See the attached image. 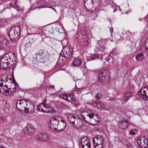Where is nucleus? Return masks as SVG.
<instances>
[{
    "label": "nucleus",
    "mask_w": 148,
    "mask_h": 148,
    "mask_svg": "<svg viewBox=\"0 0 148 148\" xmlns=\"http://www.w3.org/2000/svg\"><path fill=\"white\" fill-rule=\"evenodd\" d=\"M85 6L87 10L92 13L91 16L95 20L97 16L98 7L99 4V0H84Z\"/></svg>",
    "instance_id": "f257e3e1"
},
{
    "label": "nucleus",
    "mask_w": 148,
    "mask_h": 148,
    "mask_svg": "<svg viewBox=\"0 0 148 148\" xmlns=\"http://www.w3.org/2000/svg\"><path fill=\"white\" fill-rule=\"evenodd\" d=\"M66 124L64 120L59 116L53 117L51 119L50 127L54 130H62L64 128Z\"/></svg>",
    "instance_id": "f03ea898"
},
{
    "label": "nucleus",
    "mask_w": 148,
    "mask_h": 148,
    "mask_svg": "<svg viewBox=\"0 0 148 148\" xmlns=\"http://www.w3.org/2000/svg\"><path fill=\"white\" fill-rule=\"evenodd\" d=\"M8 35L11 41L14 43L17 42L19 40L20 35V27L18 26L11 27Z\"/></svg>",
    "instance_id": "7ed1b4c3"
},
{
    "label": "nucleus",
    "mask_w": 148,
    "mask_h": 148,
    "mask_svg": "<svg viewBox=\"0 0 148 148\" xmlns=\"http://www.w3.org/2000/svg\"><path fill=\"white\" fill-rule=\"evenodd\" d=\"M47 53L41 50L37 52L34 55V58L40 62H46L48 59Z\"/></svg>",
    "instance_id": "20e7f679"
},
{
    "label": "nucleus",
    "mask_w": 148,
    "mask_h": 148,
    "mask_svg": "<svg viewBox=\"0 0 148 148\" xmlns=\"http://www.w3.org/2000/svg\"><path fill=\"white\" fill-rule=\"evenodd\" d=\"M98 75V77L99 79V81L106 84L110 81V76L107 71L102 70L99 72Z\"/></svg>",
    "instance_id": "39448f33"
},
{
    "label": "nucleus",
    "mask_w": 148,
    "mask_h": 148,
    "mask_svg": "<svg viewBox=\"0 0 148 148\" xmlns=\"http://www.w3.org/2000/svg\"><path fill=\"white\" fill-rule=\"evenodd\" d=\"M77 35V41L81 45H84L87 44L88 39L84 30L79 31Z\"/></svg>",
    "instance_id": "423d86ee"
},
{
    "label": "nucleus",
    "mask_w": 148,
    "mask_h": 148,
    "mask_svg": "<svg viewBox=\"0 0 148 148\" xmlns=\"http://www.w3.org/2000/svg\"><path fill=\"white\" fill-rule=\"evenodd\" d=\"M48 104L41 103L37 106V110L43 112L53 113V108H50Z\"/></svg>",
    "instance_id": "0eeeda50"
},
{
    "label": "nucleus",
    "mask_w": 148,
    "mask_h": 148,
    "mask_svg": "<svg viewBox=\"0 0 148 148\" xmlns=\"http://www.w3.org/2000/svg\"><path fill=\"white\" fill-rule=\"evenodd\" d=\"M61 54L63 57H65L67 60H71L73 55V48L71 47L66 48L64 50H62Z\"/></svg>",
    "instance_id": "6e6552de"
},
{
    "label": "nucleus",
    "mask_w": 148,
    "mask_h": 148,
    "mask_svg": "<svg viewBox=\"0 0 148 148\" xmlns=\"http://www.w3.org/2000/svg\"><path fill=\"white\" fill-rule=\"evenodd\" d=\"M13 81L14 82V80L13 81L11 79H9L7 77H6L1 78L0 80V83L1 84L5 83L4 87L5 90H8L9 88H8V87H10L11 84L12 85H13Z\"/></svg>",
    "instance_id": "1a4fd4ad"
},
{
    "label": "nucleus",
    "mask_w": 148,
    "mask_h": 148,
    "mask_svg": "<svg viewBox=\"0 0 148 148\" xmlns=\"http://www.w3.org/2000/svg\"><path fill=\"white\" fill-rule=\"evenodd\" d=\"M27 101L26 100L23 99L17 101L16 106L17 109L19 111H22L24 110L25 107L27 105Z\"/></svg>",
    "instance_id": "9d476101"
},
{
    "label": "nucleus",
    "mask_w": 148,
    "mask_h": 148,
    "mask_svg": "<svg viewBox=\"0 0 148 148\" xmlns=\"http://www.w3.org/2000/svg\"><path fill=\"white\" fill-rule=\"evenodd\" d=\"M36 138L39 142H45L49 140L50 137L47 133H40L37 135Z\"/></svg>",
    "instance_id": "9b49d317"
},
{
    "label": "nucleus",
    "mask_w": 148,
    "mask_h": 148,
    "mask_svg": "<svg viewBox=\"0 0 148 148\" xmlns=\"http://www.w3.org/2000/svg\"><path fill=\"white\" fill-rule=\"evenodd\" d=\"M137 143L139 148H146L148 145V140L147 138L144 139L138 138Z\"/></svg>",
    "instance_id": "f8f14e48"
},
{
    "label": "nucleus",
    "mask_w": 148,
    "mask_h": 148,
    "mask_svg": "<svg viewBox=\"0 0 148 148\" xmlns=\"http://www.w3.org/2000/svg\"><path fill=\"white\" fill-rule=\"evenodd\" d=\"M140 97L146 101H148V88L144 87L141 89L138 92Z\"/></svg>",
    "instance_id": "ddd939ff"
},
{
    "label": "nucleus",
    "mask_w": 148,
    "mask_h": 148,
    "mask_svg": "<svg viewBox=\"0 0 148 148\" xmlns=\"http://www.w3.org/2000/svg\"><path fill=\"white\" fill-rule=\"evenodd\" d=\"M24 132L25 134L32 135L34 134L35 129L33 125L30 123H28L24 130Z\"/></svg>",
    "instance_id": "4468645a"
},
{
    "label": "nucleus",
    "mask_w": 148,
    "mask_h": 148,
    "mask_svg": "<svg viewBox=\"0 0 148 148\" xmlns=\"http://www.w3.org/2000/svg\"><path fill=\"white\" fill-rule=\"evenodd\" d=\"M9 56V58L10 59V63L11 61V62L13 64H15L17 61V58L15 55V53L12 52H10L8 53Z\"/></svg>",
    "instance_id": "2eb2a0df"
},
{
    "label": "nucleus",
    "mask_w": 148,
    "mask_h": 148,
    "mask_svg": "<svg viewBox=\"0 0 148 148\" xmlns=\"http://www.w3.org/2000/svg\"><path fill=\"white\" fill-rule=\"evenodd\" d=\"M132 96V93L128 91L124 93L123 95V99L124 101L127 102Z\"/></svg>",
    "instance_id": "dca6fc26"
},
{
    "label": "nucleus",
    "mask_w": 148,
    "mask_h": 148,
    "mask_svg": "<svg viewBox=\"0 0 148 148\" xmlns=\"http://www.w3.org/2000/svg\"><path fill=\"white\" fill-rule=\"evenodd\" d=\"M67 119L70 124L72 125L75 124V121L76 118L73 114H69L68 115Z\"/></svg>",
    "instance_id": "f3484780"
},
{
    "label": "nucleus",
    "mask_w": 148,
    "mask_h": 148,
    "mask_svg": "<svg viewBox=\"0 0 148 148\" xmlns=\"http://www.w3.org/2000/svg\"><path fill=\"white\" fill-rule=\"evenodd\" d=\"M129 123L126 119L123 121H120L119 123V126L121 129H124L127 127Z\"/></svg>",
    "instance_id": "a211bd4d"
},
{
    "label": "nucleus",
    "mask_w": 148,
    "mask_h": 148,
    "mask_svg": "<svg viewBox=\"0 0 148 148\" xmlns=\"http://www.w3.org/2000/svg\"><path fill=\"white\" fill-rule=\"evenodd\" d=\"M4 85L5 83L1 84L0 83V91L4 95L6 96L8 95L9 92H8V90H5Z\"/></svg>",
    "instance_id": "6ab92c4d"
},
{
    "label": "nucleus",
    "mask_w": 148,
    "mask_h": 148,
    "mask_svg": "<svg viewBox=\"0 0 148 148\" xmlns=\"http://www.w3.org/2000/svg\"><path fill=\"white\" fill-rule=\"evenodd\" d=\"M102 40H98L97 42V45H96V48L100 50L103 51L105 49V47L102 44Z\"/></svg>",
    "instance_id": "aec40b11"
},
{
    "label": "nucleus",
    "mask_w": 148,
    "mask_h": 148,
    "mask_svg": "<svg viewBox=\"0 0 148 148\" xmlns=\"http://www.w3.org/2000/svg\"><path fill=\"white\" fill-rule=\"evenodd\" d=\"M27 104L26 106L28 107L29 110V113L32 112L34 110V106L32 103L29 101H27Z\"/></svg>",
    "instance_id": "412c9836"
},
{
    "label": "nucleus",
    "mask_w": 148,
    "mask_h": 148,
    "mask_svg": "<svg viewBox=\"0 0 148 148\" xmlns=\"http://www.w3.org/2000/svg\"><path fill=\"white\" fill-rule=\"evenodd\" d=\"M14 83L13 84V85L14 86V88H11V87L9 88V89L8 90V92H9V94L8 95H11L12 93H14L16 91V85L17 86V84L15 80L14 79Z\"/></svg>",
    "instance_id": "4be33fe9"
},
{
    "label": "nucleus",
    "mask_w": 148,
    "mask_h": 148,
    "mask_svg": "<svg viewBox=\"0 0 148 148\" xmlns=\"http://www.w3.org/2000/svg\"><path fill=\"white\" fill-rule=\"evenodd\" d=\"M95 138L96 139V144L99 145V144H104L103 138L99 136L98 137H95Z\"/></svg>",
    "instance_id": "5701e85b"
},
{
    "label": "nucleus",
    "mask_w": 148,
    "mask_h": 148,
    "mask_svg": "<svg viewBox=\"0 0 148 148\" xmlns=\"http://www.w3.org/2000/svg\"><path fill=\"white\" fill-rule=\"evenodd\" d=\"M82 63V60L80 59H75L73 62V64L75 66H79Z\"/></svg>",
    "instance_id": "b1692460"
},
{
    "label": "nucleus",
    "mask_w": 148,
    "mask_h": 148,
    "mask_svg": "<svg viewBox=\"0 0 148 148\" xmlns=\"http://www.w3.org/2000/svg\"><path fill=\"white\" fill-rule=\"evenodd\" d=\"M9 65V64L5 63L3 62H1L0 61V68L1 69H5L8 68V65Z\"/></svg>",
    "instance_id": "393cba45"
},
{
    "label": "nucleus",
    "mask_w": 148,
    "mask_h": 148,
    "mask_svg": "<svg viewBox=\"0 0 148 148\" xmlns=\"http://www.w3.org/2000/svg\"><path fill=\"white\" fill-rule=\"evenodd\" d=\"M143 54L141 53L137 54L136 56V58L137 61L138 62L141 61L143 59L142 57H143Z\"/></svg>",
    "instance_id": "a878e982"
},
{
    "label": "nucleus",
    "mask_w": 148,
    "mask_h": 148,
    "mask_svg": "<svg viewBox=\"0 0 148 148\" xmlns=\"http://www.w3.org/2000/svg\"><path fill=\"white\" fill-rule=\"evenodd\" d=\"M81 144L82 147L90 144V143L87 140H84V138L81 140Z\"/></svg>",
    "instance_id": "bb28decb"
},
{
    "label": "nucleus",
    "mask_w": 148,
    "mask_h": 148,
    "mask_svg": "<svg viewBox=\"0 0 148 148\" xmlns=\"http://www.w3.org/2000/svg\"><path fill=\"white\" fill-rule=\"evenodd\" d=\"M97 107L99 109L102 110L104 108L105 105L102 102H99L97 104Z\"/></svg>",
    "instance_id": "cd10ccee"
},
{
    "label": "nucleus",
    "mask_w": 148,
    "mask_h": 148,
    "mask_svg": "<svg viewBox=\"0 0 148 148\" xmlns=\"http://www.w3.org/2000/svg\"><path fill=\"white\" fill-rule=\"evenodd\" d=\"M75 99L74 97L72 95L68 94L67 97V101L69 102H73Z\"/></svg>",
    "instance_id": "c85d7f7f"
},
{
    "label": "nucleus",
    "mask_w": 148,
    "mask_h": 148,
    "mask_svg": "<svg viewBox=\"0 0 148 148\" xmlns=\"http://www.w3.org/2000/svg\"><path fill=\"white\" fill-rule=\"evenodd\" d=\"M1 59H3L5 60H7L8 61L10 62V59L9 58V56L8 53L4 54L1 58Z\"/></svg>",
    "instance_id": "c756f323"
},
{
    "label": "nucleus",
    "mask_w": 148,
    "mask_h": 148,
    "mask_svg": "<svg viewBox=\"0 0 148 148\" xmlns=\"http://www.w3.org/2000/svg\"><path fill=\"white\" fill-rule=\"evenodd\" d=\"M88 114L86 115L85 116L82 114H81V116L82 119L84 120L87 123H88V122L89 121H88L89 119L88 116Z\"/></svg>",
    "instance_id": "7c9ffc66"
},
{
    "label": "nucleus",
    "mask_w": 148,
    "mask_h": 148,
    "mask_svg": "<svg viewBox=\"0 0 148 148\" xmlns=\"http://www.w3.org/2000/svg\"><path fill=\"white\" fill-rule=\"evenodd\" d=\"M68 95V94L64 93L60 95L59 97L60 98L67 101Z\"/></svg>",
    "instance_id": "2f4dec72"
},
{
    "label": "nucleus",
    "mask_w": 148,
    "mask_h": 148,
    "mask_svg": "<svg viewBox=\"0 0 148 148\" xmlns=\"http://www.w3.org/2000/svg\"><path fill=\"white\" fill-rule=\"evenodd\" d=\"M82 90V89L81 88H76L75 90H74L75 92V93L79 94L80 93Z\"/></svg>",
    "instance_id": "473e14b6"
},
{
    "label": "nucleus",
    "mask_w": 148,
    "mask_h": 148,
    "mask_svg": "<svg viewBox=\"0 0 148 148\" xmlns=\"http://www.w3.org/2000/svg\"><path fill=\"white\" fill-rule=\"evenodd\" d=\"M144 47L145 49H148V38L145 40L144 43Z\"/></svg>",
    "instance_id": "72a5a7b5"
},
{
    "label": "nucleus",
    "mask_w": 148,
    "mask_h": 148,
    "mask_svg": "<svg viewBox=\"0 0 148 148\" xmlns=\"http://www.w3.org/2000/svg\"><path fill=\"white\" fill-rule=\"evenodd\" d=\"M91 58L92 59H97L99 58L98 55L97 54H94V55H92L91 56Z\"/></svg>",
    "instance_id": "f704fd0d"
},
{
    "label": "nucleus",
    "mask_w": 148,
    "mask_h": 148,
    "mask_svg": "<svg viewBox=\"0 0 148 148\" xmlns=\"http://www.w3.org/2000/svg\"><path fill=\"white\" fill-rule=\"evenodd\" d=\"M102 96L101 94L99 93H98L96 96V100H98Z\"/></svg>",
    "instance_id": "c9c22d12"
},
{
    "label": "nucleus",
    "mask_w": 148,
    "mask_h": 148,
    "mask_svg": "<svg viewBox=\"0 0 148 148\" xmlns=\"http://www.w3.org/2000/svg\"><path fill=\"white\" fill-rule=\"evenodd\" d=\"M103 144H99V145L96 144L95 147V148H103Z\"/></svg>",
    "instance_id": "e433bc0d"
},
{
    "label": "nucleus",
    "mask_w": 148,
    "mask_h": 148,
    "mask_svg": "<svg viewBox=\"0 0 148 148\" xmlns=\"http://www.w3.org/2000/svg\"><path fill=\"white\" fill-rule=\"evenodd\" d=\"M137 132V130H131L130 131V134L132 135H134Z\"/></svg>",
    "instance_id": "4c0bfd02"
},
{
    "label": "nucleus",
    "mask_w": 148,
    "mask_h": 148,
    "mask_svg": "<svg viewBox=\"0 0 148 148\" xmlns=\"http://www.w3.org/2000/svg\"><path fill=\"white\" fill-rule=\"evenodd\" d=\"M10 4L12 7L14 8H15L16 7V2L15 1L11 2L10 3Z\"/></svg>",
    "instance_id": "58836bf2"
},
{
    "label": "nucleus",
    "mask_w": 148,
    "mask_h": 148,
    "mask_svg": "<svg viewBox=\"0 0 148 148\" xmlns=\"http://www.w3.org/2000/svg\"><path fill=\"white\" fill-rule=\"evenodd\" d=\"M0 61L1 62H3L4 63H5L8 64H10V62L8 61L7 60H5L3 59H1V60Z\"/></svg>",
    "instance_id": "ea45409f"
},
{
    "label": "nucleus",
    "mask_w": 148,
    "mask_h": 148,
    "mask_svg": "<svg viewBox=\"0 0 148 148\" xmlns=\"http://www.w3.org/2000/svg\"><path fill=\"white\" fill-rule=\"evenodd\" d=\"M127 35H128V36H127L126 39L127 40H129L130 39V38H129V36H131L132 35V33H131L129 31H128L127 32Z\"/></svg>",
    "instance_id": "a19ab883"
},
{
    "label": "nucleus",
    "mask_w": 148,
    "mask_h": 148,
    "mask_svg": "<svg viewBox=\"0 0 148 148\" xmlns=\"http://www.w3.org/2000/svg\"><path fill=\"white\" fill-rule=\"evenodd\" d=\"M82 148H90V144L82 147Z\"/></svg>",
    "instance_id": "79ce46f5"
},
{
    "label": "nucleus",
    "mask_w": 148,
    "mask_h": 148,
    "mask_svg": "<svg viewBox=\"0 0 148 148\" xmlns=\"http://www.w3.org/2000/svg\"><path fill=\"white\" fill-rule=\"evenodd\" d=\"M24 110H25V112L27 113L28 112H29V109H28V108L27 107H26V106L25 107Z\"/></svg>",
    "instance_id": "37998d69"
},
{
    "label": "nucleus",
    "mask_w": 148,
    "mask_h": 148,
    "mask_svg": "<svg viewBox=\"0 0 148 148\" xmlns=\"http://www.w3.org/2000/svg\"><path fill=\"white\" fill-rule=\"evenodd\" d=\"M94 115V114L92 113V114H88V119H89V118L91 119V118H92L93 116Z\"/></svg>",
    "instance_id": "c03bdc74"
},
{
    "label": "nucleus",
    "mask_w": 148,
    "mask_h": 148,
    "mask_svg": "<svg viewBox=\"0 0 148 148\" xmlns=\"http://www.w3.org/2000/svg\"><path fill=\"white\" fill-rule=\"evenodd\" d=\"M5 120V118L3 117H0V121L2 122H3Z\"/></svg>",
    "instance_id": "a18cd8bd"
},
{
    "label": "nucleus",
    "mask_w": 148,
    "mask_h": 148,
    "mask_svg": "<svg viewBox=\"0 0 148 148\" xmlns=\"http://www.w3.org/2000/svg\"><path fill=\"white\" fill-rule=\"evenodd\" d=\"M95 138H93L92 140V143L93 145V146L95 147V145H96V143H95Z\"/></svg>",
    "instance_id": "49530a36"
},
{
    "label": "nucleus",
    "mask_w": 148,
    "mask_h": 148,
    "mask_svg": "<svg viewBox=\"0 0 148 148\" xmlns=\"http://www.w3.org/2000/svg\"><path fill=\"white\" fill-rule=\"evenodd\" d=\"M46 7L48 8H50L51 9H52L53 10L56 12V10L55 9V8H53L52 7H45V8H46Z\"/></svg>",
    "instance_id": "de8ad7c7"
},
{
    "label": "nucleus",
    "mask_w": 148,
    "mask_h": 148,
    "mask_svg": "<svg viewBox=\"0 0 148 148\" xmlns=\"http://www.w3.org/2000/svg\"><path fill=\"white\" fill-rule=\"evenodd\" d=\"M128 148H133V147L131 145L128 146Z\"/></svg>",
    "instance_id": "09e8293b"
},
{
    "label": "nucleus",
    "mask_w": 148,
    "mask_h": 148,
    "mask_svg": "<svg viewBox=\"0 0 148 148\" xmlns=\"http://www.w3.org/2000/svg\"><path fill=\"white\" fill-rule=\"evenodd\" d=\"M99 120H100V119H98V120H97V122H98V123H99Z\"/></svg>",
    "instance_id": "8fccbe9b"
},
{
    "label": "nucleus",
    "mask_w": 148,
    "mask_h": 148,
    "mask_svg": "<svg viewBox=\"0 0 148 148\" xmlns=\"http://www.w3.org/2000/svg\"><path fill=\"white\" fill-rule=\"evenodd\" d=\"M0 148H5L3 147L2 146L0 145Z\"/></svg>",
    "instance_id": "3c124183"
},
{
    "label": "nucleus",
    "mask_w": 148,
    "mask_h": 148,
    "mask_svg": "<svg viewBox=\"0 0 148 148\" xmlns=\"http://www.w3.org/2000/svg\"><path fill=\"white\" fill-rule=\"evenodd\" d=\"M54 86H51V88H54Z\"/></svg>",
    "instance_id": "603ef678"
},
{
    "label": "nucleus",
    "mask_w": 148,
    "mask_h": 148,
    "mask_svg": "<svg viewBox=\"0 0 148 148\" xmlns=\"http://www.w3.org/2000/svg\"><path fill=\"white\" fill-rule=\"evenodd\" d=\"M54 86H51V88H54Z\"/></svg>",
    "instance_id": "864d4df0"
},
{
    "label": "nucleus",
    "mask_w": 148,
    "mask_h": 148,
    "mask_svg": "<svg viewBox=\"0 0 148 148\" xmlns=\"http://www.w3.org/2000/svg\"><path fill=\"white\" fill-rule=\"evenodd\" d=\"M106 60H107V61H109V60L108 59H107Z\"/></svg>",
    "instance_id": "5fc2aeb1"
},
{
    "label": "nucleus",
    "mask_w": 148,
    "mask_h": 148,
    "mask_svg": "<svg viewBox=\"0 0 148 148\" xmlns=\"http://www.w3.org/2000/svg\"><path fill=\"white\" fill-rule=\"evenodd\" d=\"M1 20H0V26H1Z\"/></svg>",
    "instance_id": "6e6d98bb"
},
{
    "label": "nucleus",
    "mask_w": 148,
    "mask_h": 148,
    "mask_svg": "<svg viewBox=\"0 0 148 148\" xmlns=\"http://www.w3.org/2000/svg\"><path fill=\"white\" fill-rule=\"evenodd\" d=\"M115 12V10H114L113 11V12Z\"/></svg>",
    "instance_id": "4d7b16f0"
},
{
    "label": "nucleus",
    "mask_w": 148,
    "mask_h": 148,
    "mask_svg": "<svg viewBox=\"0 0 148 148\" xmlns=\"http://www.w3.org/2000/svg\"><path fill=\"white\" fill-rule=\"evenodd\" d=\"M112 7L113 8V9H114V7H113V6H112Z\"/></svg>",
    "instance_id": "13d9d810"
},
{
    "label": "nucleus",
    "mask_w": 148,
    "mask_h": 148,
    "mask_svg": "<svg viewBox=\"0 0 148 148\" xmlns=\"http://www.w3.org/2000/svg\"><path fill=\"white\" fill-rule=\"evenodd\" d=\"M110 54H109V56H110Z\"/></svg>",
    "instance_id": "bf43d9fd"
},
{
    "label": "nucleus",
    "mask_w": 148,
    "mask_h": 148,
    "mask_svg": "<svg viewBox=\"0 0 148 148\" xmlns=\"http://www.w3.org/2000/svg\"><path fill=\"white\" fill-rule=\"evenodd\" d=\"M110 54H109V56H110Z\"/></svg>",
    "instance_id": "052dcab7"
},
{
    "label": "nucleus",
    "mask_w": 148,
    "mask_h": 148,
    "mask_svg": "<svg viewBox=\"0 0 148 148\" xmlns=\"http://www.w3.org/2000/svg\"><path fill=\"white\" fill-rule=\"evenodd\" d=\"M1 20V21H2V20Z\"/></svg>",
    "instance_id": "680f3d73"
}]
</instances>
